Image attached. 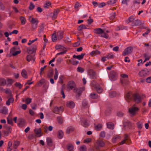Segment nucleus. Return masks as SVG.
<instances>
[{
    "label": "nucleus",
    "instance_id": "f8f14e48",
    "mask_svg": "<svg viewBox=\"0 0 151 151\" xmlns=\"http://www.w3.org/2000/svg\"><path fill=\"white\" fill-rule=\"evenodd\" d=\"M132 95L131 96V93L129 92L127 93L125 96L126 100L128 102L129 100H132Z\"/></svg>",
    "mask_w": 151,
    "mask_h": 151
},
{
    "label": "nucleus",
    "instance_id": "774afa93",
    "mask_svg": "<svg viewBox=\"0 0 151 151\" xmlns=\"http://www.w3.org/2000/svg\"><path fill=\"white\" fill-rule=\"evenodd\" d=\"M106 135V133L104 131L101 132L100 134V136L101 137L104 138Z\"/></svg>",
    "mask_w": 151,
    "mask_h": 151
},
{
    "label": "nucleus",
    "instance_id": "bb28decb",
    "mask_svg": "<svg viewBox=\"0 0 151 151\" xmlns=\"http://www.w3.org/2000/svg\"><path fill=\"white\" fill-rule=\"evenodd\" d=\"M133 24H134L132 25L133 26H138L141 25L142 23L140 20L137 19L134 21Z\"/></svg>",
    "mask_w": 151,
    "mask_h": 151
},
{
    "label": "nucleus",
    "instance_id": "4c0bfd02",
    "mask_svg": "<svg viewBox=\"0 0 151 151\" xmlns=\"http://www.w3.org/2000/svg\"><path fill=\"white\" fill-rule=\"evenodd\" d=\"M63 132L61 130H59L58 132V137L60 139H61L63 138Z\"/></svg>",
    "mask_w": 151,
    "mask_h": 151
},
{
    "label": "nucleus",
    "instance_id": "72a5a7b5",
    "mask_svg": "<svg viewBox=\"0 0 151 151\" xmlns=\"http://www.w3.org/2000/svg\"><path fill=\"white\" fill-rule=\"evenodd\" d=\"M20 142L17 141H15L13 144V147L15 149H16L18 146L19 145Z\"/></svg>",
    "mask_w": 151,
    "mask_h": 151
},
{
    "label": "nucleus",
    "instance_id": "680f3d73",
    "mask_svg": "<svg viewBox=\"0 0 151 151\" xmlns=\"http://www.w3.org/2000/svg\"><path fill=\"white\" fill-rule=\"evenodd\" d=\"M15 85L16 87L19 88L20 89L22 88V85L20 83L16 82L15 84Z\"/></svg>",
    "mask_w": 151,
    "mask_h": 151
},
{
    "label": "nucleus",
    "instance_id": "4468645a",
    "mask_svg": "<svg viewBox=\"0 0 151 151\" xmlns=\"http://www.w3.org/2000/svg\"><path fill=\"white\" fill-rule=\"evenodd\" d=\"M8 110L6 107H3L0 109V113L4 114H7Z\"/></svg>",
    "mask_w": 151,
    "mask_h": 151
},
{
    "label": "nucleus",
    "instance_id": "de8ad7c7",
    "mask_svg": "<svg viewBox=\"0 0 151 151\" xmlns=\"http://www.w3.org/2000/svg\"><path fill=\"white\" fill-rule=\"evenodd\" d=\"M91 85L92 87H94L95 88L99 85L97 84L96 82L94 81H93L91 82Z\"/></svg>",
    "mask_w": 151,
    "mask_h": 151
},
{
    "label": "nucleus",
    "instance_id": "09e8293b",
    "mask_svg": "<svg viewBox=\"0 0 151 151\" xmlns=\"http://www.w3.org/2000/svg\"><path fill=\"white\" fill-rule=\"evenodd\" d=\"M116 93L115 91H111L109 93V96L111 98H113L116 96Z\"/></svg>",
    "mask_w": 151,
    "mask_h": 151
},
{
    "label": "nucleus",
    "instance_id": "cd10ccee",
    "mask_svg": "<svg viewBox=\"0 0 151 151\" xmlns=\"http://www.w3.org/2000/svg\"><path fill=\"white\" fill-rule=\"evenodd\" d=\"M6 84V81L4 78H0V85L1 86H5Z\"/></svg>",
    "mask_w": 151,
    "mask_h": 151
},
{
    "label": "nucleus",
    "instance_id": "473e14b6",
    "mask_svg": "<svg viewBox=\"0 0 151 151\" xmlns=\"http://www.w3.org/2000/svg\"><path fill=\"white\" fill-rule=\"evenodd\" d=\"M18 124L19 127H23L25 124V122L24 120L23 119H21L19 121Z\"/></svg>",
    "mask_w": 151,
    "mask_h": 151
},
{
    "label": "nucleus",
    "instance_id": "052dcab7",
    "mask_svg": "<svg viewBox=\"0 0 151 151\" xmlns=\"http://www.w3.org/2000/svg\"><path fill=\"white\" fill-rule=\"evenodd\" d=\"M32 99L30 98H27L26 99L25 102L27 104H29L32 101Z\"/></svg>",
    "mask_w": 151,
    "mask_h": 151
},
{
    "label": "nucleus",
    "instance_id": "dca6fc26",
    "mask_svg": "<svg viewBox=\"0 0 151 151\" xmlns=\"http://www.w3.org/2000/svg\"><path fill=\"white\" fill-rule=\"evenodd\" d=\"M75 104L74 102L72 101H68L67 102L66 106L70 108H73Z\"/></svg>",
    "mask_w": 151,
    "mask_h": 151
},
{
    "label": "nucleus",
    "instance_id": "20e7f679",
    "mask_svg": "<svg viewBox=\"0 0 151 151\" xmlns=\"http://www.w3.org/2000/svg\"><path fill=\"white\" fill-rule=\"evenodd\" d=\"M125 142L127 144H129L131 143V140L129 137L128 135L126 134H124V139L120 142V144L122 145L125 143Z\"/></svg>",
    "mask_w": 151,
    "mask_h": 151
},
{
    "label": "nucleus",
    "instance_id": "7c9ffc66",
    "mask_svg": "<svg viewBox=\"0 0 151 151\" xmlns=\"http://www.w3.org/2000/svg\"><path fill=\"white\" fill-rule=\"evenodd\" d=\"M86 26L84 24H82L78 27L77 29L79 31H80L83 29H86Z\"/></svg>",
    "mask_w": 151,
    "mask_h": 151
},
{
    "label": "nucleus",
    "instance_id": "f257e3e1",
    "mask_svg": "<svg viewBox=\"0 0 151 151\" xmlns=\"http://www.w3.org/2000/svg\"><path fill=\"white\" fill-rule=\"evenodd\" d=\"M29 19L31 23L32 30L34 31L37 27L38 21L37 19L33 18L31 16L29 17Z\"/></svg>",
    "mask_w": 151,
    "mask_h": 151
},
{
    "label": "nucleus",
    "instance_id": "e433bc0d",
    "mask_svg": "<svg viewBox=\"0 0 151 151\" xmlns=\"http://www.w3.org/2000/svg\"><path fill=\"white\" fill-rule=\"evenodd\" d=\"M57 37L56 36V33H54L52 35V41L53 42H55L57 40Z\"/></svg>",
    "mask_w": 151,
    "mask_h": 151
},
{
    "label": "nucleus",
    "instance_id": "4d7b16f0",
    "mask_svg": "<svg viewBox=\"0 0 151 151\" xmlns=\"http://www.w3.org/2000/svg\"><path fill=\"white\" fill-rule=\"evenodd\" d=\"M116 14L115 12L112 13L111 14V16L110 17V19L111 20H113L114 19L115 17Z\"/></svg>",
    "mask_w": 151,
    "mask_h": 151
},
{
    "label": "nucleus",
    "instance_id": "a878e982",
    "mask_svg": "<svg viewBox=\"0 0 151 151\" xmlns=\"http://www.w3.org/2000/svg\"><path fill=\"white\" fill-rule=\"evenodd\" d=\"M21 75L22 77L25 78H27V74L26 71L25 69H23L21 72Z\"/></svg>",
    "mask_w": 151,
    "mask_h": 151
},
{
    "label": "nucleus",
    "instance_id": "b1692460",
    "mask_svg": "<svg viewBox=\"0 0 151 151\" xmlns=\"http://www.w3.org/2000/svg\"><path fill=\"white\" fill-rule=\"evenodd\" d=\"M107 127L108 128L113 129H114V124L112 122H108L107 123Z\"/></svg>",
    "mask_w": 151,
    "mask_h": 151
},
{
    "label": "nucleus",
    "instance_id": "69168bd1",
    "mask_svg": "<svg viewBox=\"0 0 151 151\" xmlns=\"http://www.w3.org/2000/svg\"><path fill=\"white\" fill-rule=\"evenodd\" d=\"M63 47L60 45H57L55 46V49L58 50L60 49H63Z\"/></svg>",
    "mask_w": 151,
    "mask_h": 151
},
{
    "label": "nucleus",
    "instance_id": "bf43d9fd",
    "mask_svg": "<svg viewBox=\"0 0 151 151\" xmlns=\"http://www.w3.org/2000/svg\"><path fill=\"white\" fill-rule=\"evenodd\" d=\"M83 106L84 107H86L88 104L87 101L86 100H83L82 102Z\"/></svg>",
    "mask_w": 151,
    "mask_h": 151
},
{
    "label": "nucleus",
    "instance_id": "ddd939ff",
    "mask_svg": "<svg viewBox=\"0 0 151 151\" xmlns=\"http://www.w3.org/2000/svg\"><path fill=\"white\" fill-rule=\"evenodd\" d=\"M86 55L85 53H81L80 55H74L73 58H76L79 60H81L83 58L84 56Z\"/></svg>",
    "mask_w": 151,
    "mask_h": 151
},
{
    "label": "nucleus",
    "instance_id": "338daca9",
    "mask_svg": "<svg viewBox=\"0 0 151 151\" xmlns=\"http://www.w3.org/2000/svg\"><path fill=\"white\" fill-rule=\"evenodd\" d=\"M35 6L32 3L30 4L29 6V9L30 10H32L35 7Z\"/></svg>",
    "mask_w": 151,
    "mask_h": 151
},
{
    "label": "nucleus",
    "instance_id": "0e129e2a",
    "mask_svg": "<svg viewBox=\"0 0 151 151\" xmlns=\"http://www.w3.org/2000/svg\"><path fill=\"white\" fill-rule=\"evenodd\" d=\"M124 113L121 111H118L117 113V116L119 117H122L124 115Z\"/></svg>",
    "mask_w": 151,
    "mask_h": 151
},
{
    "label": "nucleus",
    "instance_id": "39448f33",
    "mask_svg": "<svg viewBox=\"0 0 151 151\" xmlns=\"http://www.w3.org/2000/svg\"><path fill=\"white\" fill-rule=\"evenodd\" d=\"M117 76L116 73L114 71H111L109 74V78L111 81H114L116 79Z\"/></svg>",
    "mask_w": 151,
    "mask_h": 151
},
{
    "label": "nucleus",
    "instance_id": "7ed1b4c3",
    "mask_svg": "<svg viewBox=\"0 0 151 151\" xmlns=\"http://www.w3.org/2000/svg\"><path fill=\"white\" fill-rule=\"evenodd\" d=\"M37 49L36 45H33L32 46L27 48V53L29 54H34V53L36 52Z\"/></svg>",
    "mask_w": 151,
    "mask_h": 151
},
{
    "label": "nucleus",
    "instance_id": "603ef678",
    "mask_svg": "<svg viewBox=\"0 0 151 151\" xmlns=\"http://www.w3.org/2000/svg\"><path fill=\"white\" fill-rule=\"evenodd\" d=\"M117 0H110L107 2V4L108 5H112L116 3Z\"/></svg>",
    "mask_w": 151,
    "mask_h": 151
},
{
    "label": "nucleus",
    "instance_id": "c9c22d12",
    "mask_svg": "<svg viewBox=\"0 0 151 151\" xmlns=\"http://www.w3.org/2000/svg\"><path fill=\"white\" fill-rule=\"evenodd\" d=\"M20 19L21 21L22 24H24L26 23V19L25 18L21 16L20 17Z\"/></svg>",
    "mask_w": 151,
    "mask_h": 151
},
{
    "label": "nucleus",
    "instance_id": "423d86ee",
    "mask_svg": "<svg viewBox=\"0 0 151 151\" xmlns=\"http://www.w3.org/2000/svg\"><path fill=\"white\" fill-rule=\"evenodd\" d=\"M133 50V48L131 47H128L126 48L122 53L123 56H125L132 53Z\"/></svg>",
    "mask_w": 151,
    "mask_h": 151
},
{
    "label": "nucleus",
    "instance_id": "e2e57ef3",
    "mask_svg": "<svg viewBox=\"0 0 151 151\" xmlns=\"http://www.w3.org/2000/svg\"><path fill=\"white\" fill-rule=\"evenodd\" d=\"M126 28V27H125L123 26L120 25L119 27H118L116 29V30H123L125 29Z\"/></svg>",
    "mask_w": 151,
    "mask_h": 151
},
{
    "label": "nucleus",
    "instance_id": "412c9836",
    "mask_svg": "<svg viewBox=\"0 0 151 151\" xmlns=\"http://www.w3.org/2000/svg\"><path fill=\"white\" fill-rule=\"evenodd\" d=\"M14 101V99L13 97L9 98L6 101V104L7 106H9L11 103H12Z\"/></svg>",
    "mask_w": 151,
    "mask_h": 151
},
{
    "label": "nucleus",
    "instance_id": "5fc2aeb1",
    "mask_svg": "<svg viewBox=\"0 0 151 151\" xmlns=\"http://www.w3.org/2000/svg\"><path fill=\"white\" fill-rule=\"evenodd\" d=\"M7 122L8 124L11 125L12 126L14 124L12 118L9 119L8 117L7 118Z\"/></svg>",
    "mask_w": 151,
    "mask_h": 151
},
{
    "label": "nucleus",
    "instance_id": "0eeeda50",
    "mask_svg": "<svg viewBox=\"0 0 151 151\" xmlns=\"http://www.w3.org/2000/svg\"><path fill=\"white\" fill-rule=\"evenodd\" d=\"M138 109L137 107H132L129 109V112L131 116H133L135 115L136 111H138Z\"/></svg>",
    "mask_w": 151,
    "mask_h": 151
},
{
    "label": "nucleus",
    "instance_id": "58836bf2",
    "mask_svg": "<svg viewBox=\"0 0 151 151\" xmlns=\"http://www.w3.org/2000/svg\"><path fill=\"white\" fill-rule=\"evenodd\" d=\"M144 57L145 58V60L144 61V62H145L146 61L149 60L150 58V56L147 55L146 53L144 54L143 55Z\"/></svg>",
    "mask_w": 151,
    "mask_h": 151
},
{
    "label": "nucleus",
    "instance_id": "a18cd8bd",
    "mask_svg": "<svg viewBox=\"0 0 151 151\" xmlns=\"http://www.w3.org/2000/svg\"><path fill=\"white\" fill-rule=\"evenodd\" d=\"M100 36L101 37H103L106 39H107L109 37L108 35L106 34L104 30L103 33L101 34Z\"/></svg>",
    "mask_w": 151,
    "mask_h": 151
},
{
    "label": "nucleus",
    "instance_id": "a19ab883",
    "mask_svg": "<svg viewBox=\"0 0 151 151\" xmlns=\"http://www.w3.org/2000/svg\"><path fill=\"white\" fill-rule=\"evenodd\" d=\"M121 83L124 86L127 85L129 84V81L127 79H123L121 81Z\"/></svg>",
    "mask_w": 151,
    "mask_h": 151
},
{
    "label": "nucleus",
    "instance_id": "6e6552de",
    "mask_svg": "<svg viewBox=\"0 0 151 151\" xmlns=\"http://www.w3.org/2000/svg\"><path fill=\"white\" fill-rule=\"evenodd\" d=\"M88 75L91 78L95 79L96 78V72L93 70L90 69L88 71Z\"/></svg>",
    "mask_w": 151,
    "mask_h": 151
},
{
    "label": "nucleus",
    "instance_id": "6ab92c4d",
    "mask_svg": "<svg viewBox=\"0 0 151 151\" xmlns=\"http://www.w3.org/2000/svg\"><path fill=\"white\" fill-rule=\"evenodd\" d=\"M53 111L55 113L58 114L60 111H62L61 107L58 108L57 107H55L53 110Z\"/></svg>",
    "mask_w": 151,
    "mask_h": 151
},
{
    "label": "nucleus",
    "instance_id": "8fccbe9b",
    "mask_svg": "<svg viewBox=\"0 0 151 151\" xmlns=\"http://www.w3.org/2000/svg\"><path fill=\"white\" fill-rule=\"evenodd\" d=\"M120 138V137L118 135H116L114 136L112 139V141L113 142H115L116 141Z\"/></svg>",
    "mask_w": 151,
    "mask_h": 151
},
{
    "label": "nucleus",
    "instance_id": "2eb2a0df",
    "mask_svg": "<svg viewBox=\"0 0 151 151\" xmlns=\"http://www.w3.org/2000/svg\"><path fill=\"white\" fill-rule=\"evenodd\" d=\"M63 32L61 31H59L57 33V37L58 40H60L63 38Z\"/></svg>",
    "mask_w": 151,
    "mask_h": 151
},
{
    "label": "nucleus",
    "instance_id": "49530a36",
    "mask_svg": "<svg viewBox=\"0 0 151 151\" xmlns=\"http://www.w3.org/2000/svg\"><path fill=\"white\" fill-rule=\"evenodd\" d=\"M80 151H86L87 148L84 145H83L79 148Z\"/></svg>",
    "mask_w": 151,
    "mask_h": 151
},
{
    "label": "nucleus",
    "instance_id": "4be33fe9",
    "mask_svg": "<svg viewBox=\"0 0 151 151\" xmlns=\"http://www.w3.org/2000/svg\"><path fill=\"white\" fill-rule=\"evenodd\" d=\"M146 75L147 73L146 71L144 70H142L140 71L139 73V75L141 77L145 76Z\"/></svg>",
    "mask_w": 151,
    "mask_h": 151
},
{
    "label": "nucleus",
    "instance_id": "2f4dec72",
    "mask_svg": "<svg viewBox=\"0 0 151 151\" xmlns=\"http://www.w3.org/2000/svg\"><path fill=\"white\" fill-rule=\"evenodd\" d=\"M90 97L91 99H95L98 98V96L95 93L93 92L90 94Z\"/></svg>",
    "mask_w": 151,
    "mask_h": 151
},
{
    "label": "nucleus",
    "instance_id": "f704fd0d",
    "mask_svg": "<svg viewBox=\"0 0 151 151\" xmlns=\"http://www.w3.org/2000/svg\"><path fill=\"white\" fill-rule=\"evenodd\" d=\"M44 28V27L43 26V24H42L39 26V28H38V33L39 34H40L43 32Z\"/></svg>",
    "mask_w": 151,
    "mask_h": 151
},
{
    "label": "nucleus",
    "instance_id": "c85d7f7f",
    "mask_svg": "<svg viewBox=\"0 0 151 151\" xmlns=\"http://www.w3.org/2000/svg\"><path fill=\"white\" fill-rule=\"evenodd\" d=\"M81 121L84 124L83 126L86 127L88 126L89 124L87 122V119H85L84 120L82 118L81 119Z\"/></svg>",
    "mask_w": 151,
    "mask_h": 151
},
{
    "label": "nucleus",
    "instance_id": "ea45409f",
    "mask_svg": "<svg viewBox=\"0 0 151 151\" xmlns=\"http://www.w3.org/2000/svg\"><path fill=\"white\" fill-rule=\"evenodd\" d=\"M70 62L73 65H76L79 63L78 61L75 60L73 59L69 60Z\"/></svg>",
    "mask_w": 151,
    "mask_h": 151
},
{
    "label": "nucleus",
    "instance_id": "393cba45",
    "mask_svg": "<svg viewBox=\"0 0 151 151\" xmlns=\"http://www.w3.org/2000/svg\"><path fill=\"white\" fill-rule=\"evenodd\" d=\"M97 144L99 147H103L104 146V143L102 140H99L97 142Z\"/></svg>",
    "mask_w": 151,
    "mask_h": 151
},
{
    "label": "nucleus",
    "instance_id": "6e6d98bb",
    "mask_svg": "<svg viewBox=\"0 0 151 151\" xmlns=\"http://www.w3.org/2000/svg\"><path fill=\"white\" fill-rule=\"evenodd\" d=\"M77 70L78 71L81 73H83L84 71V69L81 67H78Z\"/></svg>",
    "mask_w": 151,
    "mask_h": 151
},
{
    "label": "nucleus",
    "instance_id": "aec40b11",
    "mask_svg": "<svg viewBox=\"0 0 151 151\" xmlns=\"http://www.w3.org/2000/svg\"><path fill=\"white\" fill-rule=\"evenodd\" d=\"M73 91L74 92L76 91L77 93V94L76 95V97H79L81 95L82 93V91L80 89H78L76 90V89H74L73 90Z\"/></svg>",
    "mask_w": 151,
    "mask_h": 151
},
{
    "label": "nucleus",
    "instance_id": "79ce46f5",
    "mask_svg": "<svg viewBox=\"0 0 151 151\" xmlns=\"http://www.w3.org/2000/svg\"><path fill=\"white\" fill-rule=\"evenodd\" d=\"M35 132L37 135H38L39 134L41 133V129L40 128L38 129H35L34 130Z\"/></svg>",
    "mask_w": 151,
    "mask_h": 151
},
{
    "label": "nucleus",
    "instance_id": "9d476101",
    "mask_svg": "<svg viewBox=\"0 0 151 151\" xmlns=\"http://www.w3.org/2000/svg\"><path fill=\"white\" fill-rule=\"evenodd\" d=\"M124 127L125 129H126L125 127H127L129 129L131 127V123L128 120H125L123 123Z\"/></svg>",
    "mask_w": 151,
    "mask_h": 151
},
{
    "label": "nucleus",
    "instance_id": "9b49d317",
    "mask_svg": "<svg viewBox=\"0 0 151 151\" xmlns=\"http://www.w3.org/2000/svg\"><path fill=\"white\" fill-rule=\"evenodd\" d=\"M76 86V84L74 82L72 81H70L68 84V88L70 89H72Z\"/></svg>",
    "mask_w": 151,
    "mask_h": 151
},
{
    "label": "nucleus",
    "instance_id": "13d9d810",
    "mask_svg": "<svg viewBox=\"0 0 151 151\" xmlns=\"http://www.w3.org/2000/svg\"><path fill=\"white\" fill-rule=\"evenodd\" d=\"M137 127L139 129H140L142 128V124L140 122H139L136 123Z\"/></svg>",
    "mask_w": 151,
    "mask_h": 151
},
{
    "label": "nucleus",
    "instance_id": "f03ea898",
    "mask_svg": "<svg viewBox=\"0 0 151 151\" xmlns=\"http://www.w3.org/2000/svg\"><path fill=\"white\" fill-rule=\"evenodd\" d=\"M132 100H133L136 103H139L142 100L141 96L138 93H135L132 95Z\"/></svg>",
    "mask_w": 151,
    "mask_h": 151
},
{
    "label": "nucleus",
    "instance_id": "f3484780",
    "mask_svg": "<svg viewBox=\"0 0 151 151\" xmlns=\"http://www.w3.org/2000/svg\"><path fill=\"white\" fill-rule=\"evenodd\" d=\"M93 32L94 33L97 34H101L103 32V30L101 28H98L94 29Z\"/></svg>",
    "mask_w": 151,
    "mask_h": 151
},
{
    "label": "nucleus",
    "instance_id": "c03bdc74",
    "mask_svg": "<svg viewBox=\"0 0 151 151\" xmlns=\"http://www.w3.org/2000/svg\"><path fill=\"white\" fill-rule=\"evenodd\" d=\"M97 92L99 93H101L102 91V89L99 86V85L95 88Z\"/></svg>",
    "mask_w": 151,
    "mask_h": 151
},
{
    "label": "nucleus",
    "instance_id": "c756f323",
    "mask_svg": "<svg viewBox=\"0 0 151 151\" xmlns=\"http://www.w3.org/2000/svg\"><path fill=\"white\" fill-rule=\"evenodd\" d=\"M47 142L48 146H51L52 145V139L50 138H47Z\"/></svg>",
    "mask_w": 151,
    "mask_h": 151
},
{
    "label": "nucleus",
    "instance_id": "864d4df0",
    "mask_svg": "<svg viewBox=\"0 0 151 151\" xmlns=\"http://www.w3.org/2000/svg\"><path fill=\"white\" fill-rule=\"evenodd\" d=\"M55 72L54 76V79L56 80L58 78V73L56 68H55Z\"/></svg>",
    "mask_w": 151,
    "mask_h": 151
},
{
    "label": "nucleus",
    "instance_id": "3c124183",
    "mask_svg": "<svg viewBox=\"0 0 151 151\" xmlns=\"http://www.w3.org/2000/svg\"><path fill=\"white\" fill-rule=\"evenodd\" d=\"M45 80L44 79H42L41 80L38 82L37 85L38 86H41L45 82Z\"/></svg>",
    "mask_w": 151,
    "mask_h": 151
},
{
    "label": "nucleus",
    "instance_id": "1a4fd4ad",
    "mask_svg": "<svg viewBox=\"0 0 151 151\" xmlns=\"http://www.w3.org/2000/svg\"><path fill=\"white\" fill-rule=\"evenodd\" d=\"M35 54L32 55H31V54L27 55L26 57L27 61L28 62H30L32 60L33 61V62H34L35 59Z\"/></svg>",
    "mask_w": 151,
    "mask_h": 151
},
{
    "label": "nucleus",
    "instance_id": "5701e85b",
    "mask_svg": "<svg viewBox=\"0 0 151 151\" xmlns=\"http://www.w3.org/2000/svg\"><path fill=\"white\" fill-rule=\"evenodd\" d=\"M74 128L73 127H72L71 126H70V127H68L67 128V129L66 131V132L67 134H69L70 133V132H73L74 131Z\"/></svg>",
    "mask_w": 151,
    "mask_h": 151
},
{
    "label": "nucleus",
    "instance_id": "37998d69",
    "mask_svg": "<svg viewBox=\"0 0 151 151\" xmlns=\"http://www.w3.org/2000/svg\"><path fill=\"white\" fill-rule=\"evenodd\" d=\"M95 128L97 131L100 130L102 128V126L101 124H99L98 125L95 126Z\"/></svg>",
    "mask_w": 151,
    "mask_h": 151
},
{
    "label": "nucleus",
    "instance_id": "a211bd4d",
    "mask_svg": "<svg viewBox=\"0 0 151 151\" xmlns=\"http://www.w3.org/2000/svg\"><path fill=\"white\" fill-rule=\"evenodd\" d=\"M60 12V10L58 9H55L53 13V15L52 17L53 19H55L57 17V15Z\"/></svg>",
    "mask_w": 151,
    "mask_h": 151
}]
</instances>
